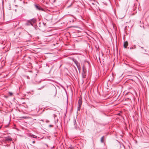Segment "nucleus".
<instances>
[{
  "instance_id": "dca6fc26",
  "label": "nucleus",
  "mask_w": 149,
  "mask_h": 149,
  "mask_svg": "<svg viewBox=\"0 0 149 149\" xmlns=\"http://www.w3.org/2000/svg\"><path fill=\"white\" fill-rule=\"evenodd\" d=\"M81 107H79V106H78L77 107V110L79 111L80 109V108Z\"/></svg>"
},
{
  "instance_id": "39448f33",
  "label": "nucleus",
  "mask_w": 149,
  "mask_h": 149,
  "mask_svg": "<svg viewBox=\"0 0 149 149\" xmlns=\"http://www.w3.org/2000/svg\"><path fill=\"white\" fill-rule=\"evenodd\" d=\"M82 103V101L81 99L79 98V100L78 106L79 107H81Z\"/></svg>"
},
{
  "instance_id": "9b49d317",
  "label": "nucleus",
  "mask_w": 149,
  "mask_h": 149,
  "mask_svg": "<svg viewBox=\"0 0 149 149\" xmlns=\"http://www.w3.org/2000/svg\"><path fill=\"white\" fill-rule=\"evenodd\" d=\"M85 72H82V76L83 78H85V77L86 75H85Z\"/></svg>"
},
{
  "instance_id": "20e7f679",
  "label": "nucleus",
  "mask_w": 149,
  "mask_h": 149,
  "mask_svg": "<svg viewBox=\"0 0 149 149\" xmlns=\"http://www.w3.org/2000/svg\"><path fill=\"white\" fill-rule=\"evenodd\" d=\"M5 140L6 141H12V139L10 136H8L5 138Z\"/></svg>"
},
{
  "instance_id": "a211bd4d",
  "label": "nucleus",
  "mask_w": 149,
  "mask_h": 149,
  "mask_svg": "<svg viewBox=\"0 0 149 149\" xmlns=\"http://www.w3.org/2000/svg\"><path fill=\"white\" fill-rule=\"evenodd\" d=\"M141 47L142 49H143V48H144V47Z\"/></svg>"
},
{
  "instance_id": "0eeeda50",
  "label": "nucleus",
  "mask_w": 149,
  "mask_h": 149,
  "mask_svg": "<svg viewBox=\"0 0 149 149\" xmlns=\"http://www.w3.org/2000/svg\"><path fill=\"white\" fill-rule=\"evenodd\" d=\"M73 61L76 64L77 66H78L79 65H80L79 63L76 60V59H74L73 60Z\"/></svg>"
},
{
  "instance_id": "ddd939ff",
  "label": "nucleus",
  "mask_w": 149,
  "mask_h": 149,
  "mask_svg": "<svg viewBox=\"0 0 149 149\" xmlns=\"http://www.w3.org/2000/svg\"><path fill=\"white\" fill-rule=\"evenodd\" d=\"M78 70L80 71L81 70V67H80V65H79L78 66H77Z\"/></svg>"
},
{
  "instance_id": "5701e85b",
  "label": "nucleus",
  "mask_w": 149,
  "mask_h": 149,
  "mask_svg": "<svg viewBox=\"0 0 149 149\" xmlns=\"http://www.w3.org/2000/svg\"><path fill=\"white\" fill-rule=\"evenodd\" d=\"M70 6H68V7H70Z\"/></svg>"
},
{
  "instance_id": "f03ea898",
  "label": "nucleus",
  "mask_w": 149,
  "mask_h": 149,
  "mask_svg": "<svg viewBox=\"0 0 149 149\" xmlns=\"http://www.w3.org/2000/svg\"><path fill=\"white\" fill-rule=\"evenodd\" d=\"M34 6L37 10H38L39 11L42 10V11L44 10V9L41 7L40 5H37L36 4H35Z\"/></svg>"
},
{
  "instance_id": "9d476101",
  "label": "nucleus",
  "mask_w": 149,
  "mask_h": 149,
  "mask_svg": "<svg viewBox=\"0 0 149 149\" xmlns=\"http://www.w3.org/2000/svg\"><path fill=\"white\" fill-rule=\"evenodd\" d=\"M83 72H85L86 73V68L84 65L82 67Z\"/></svg>"
},
{
  "instance_id": "6ab92c4d",
  "label": "nucleus",
  "mask_w": 149,
  "mask_h": 149,
  "mask_svg": "<svg viewBox=\"0 0 149 149\" xmlns=\"http://www.w3.org/2000/svg\"><path fill=\"white\" fill-rule=\"evenodd\" d=\"M49 126H50V127H52V125H49Z\"/></svg>"
},
{
  "instance_id": "4468645a",
  "label": "nucleus",
  "mask_w": 149,
  "mask_h": 149,
  "mask_svg": "<svg viewBox=\"0 0 149 149\" xmlns=\"http://www.w3.org/2000/svg\"><path fill=\"white\" fill-rule=\"evenodd\" d=\"M44 86H41V87H40V88H38V90H40L42 89L43 88H44Z\"/></svg>"
},
{
  "instance_id": "f3484780",
  "label": "nucleus",
  "mask_w": 149,
  "mask_h": 149,
  "mask_svg": "<svg viewBox=\"0 0 149 149\" xmlns=\"http://www.w3.org/2000/svg\"><path fill=\"white\" fill-rule=\"evenodd\" d=\"M32 143H35V141H33V142H32Z\"/></svg>"
},
{
  "instance_id": "6e6552de",
  "label": "nucleus",
  "mask_w": 149,
  "mask_h": 149,
  "mask_svg": "<svg viewBox=\"0 0 149 149\" xmlns=\"http://www.w3.org/2000/svg\"><path fill=\"white\" fill-rule=\"evenodd\" d=\"M128 45V42L127 41H125L124 43V47L125 48H126Z\"/></svg>"
},
{
  "instance_id": "f8f14e48",
  "label": "nucleus",
  "mask_w": 149,
  "mask_h": 149,
  "mask_svg": "<svg viewBox=\"0 0 149 149\" xmlns=\"http://www.w3.org/2000/svg\"><path fill=\"white\" fill-rule=\"evenodd\" d=\"M104 136H102L101 139V141L102 143H103L104 142Z\"/></svg>"
},
{
  "instance_id": "f257e3e1",
  "label": "nucleus",
  "mask_w": 149,
  "mask_h": 149,
  "mask_svg": "<svg viewBox=\"0 0 149 149\" xmlns=\"http://www.w3.org/2000/svg\"><path fill=\"white\" fill-rule=\"evenodd\" d=\"M36 22V19L34 18L29 20H28L26 21V23H25V25L26 26H29L31 25L33 26V24H35Z\"/></svg>"
},
{
  "instance_id": "423d86ee",
  "label": "nucleus",
  "mask_w": 149,
  "mask_h": 149,
  "mask_svg": "<svg viewBox=\"0 0 149 149\" xmlns=\"http://www.w3.org/2000/svg\"><path fill=\"white\" fill-rule=\"evenodd\" d=\"M29 136L31 137H33V138H37V136H35L32 134H29Z\"/></svg>"
},
{
  "instance_id": "412c9836",
  "label": "nucleus",
  "mask_w": 149,
  "mask_h": 149,
  "mask_svg": "<svg viewBox=\"0 0 149 149\" xmlns=\"http://www.w3.org/2000/svg\"><path fill=\"white\" fill-rule=\"evenodd\" d=\"M27 78L28 79L29 78V76H27Z\"/></svg>"
},
{
  "instance_id": "1a4fd4ad",
  "label": "nucleus",
  "mask_w": 149,
  "mask_h": 149,
  "mask_svg": "<svg viewBox=\"0 0 149 149\" xmlns=\"http://www.w3.org/2000/svg\"><path fill=\"white\" fill-rule=\"evenodd\" d=\"M136 46L135 45L133 46H132L131 47L130 49H135L136 48Z\"/></svg>"
},
{
  "instance_id": "2eb2a0df",
  "label": "nucleus",
  "mask_w": 149,
  "mask_h": 149,
  "mask_svg": "<svg viewBox=\"0 0 149 149\" xmlns=\"http://www.w3.org/2000/svg\"><path fill=\"white\" fill-rule=\"evenodd\" d=\"M8 93L11 96H12V95H13V93L11 92H9Z\"/></svg>"
},
{
  "instance_id": "aec40b11",
  "label": "nucleus",
  "mask_w": 149,
  "mask_h": 149,
  "mask_svg": "<svg viewBox=\"0 0 149 149\" xmlns=\"http://www.w3.org/2000/svg\"><path fill=\"white\" fill-rule=\"evenodd\" d=\"M70 149H74L72 148H71Z\"/></svg>"
},
{
  "instance_id": "4be33fe9",
  "label": "nucleus",
  "mask_w": 149,
  "mask_h": 149,
  "mask_svg": "<svg viewBox=\"0 0 149 149\" xmlns=\"http://www.w3.org/2000/svg\"><path fill=\"white\" fill-rule=\"evenodd\" d=\"M92 4H94V3H92Z\"/></svg>"
},
{
  "instance_id": "7ed1b4c3",
  "label": "nucleus",
  "mask_w": 149,
  "mask_h": 149,
  "mask_svg": "<svg viewBox=\"0 0 149 149\" xmlns=\"http://www.w3.org/2000/svg\"><path fill=\"white\" fill-rule=\"evenodd\" d=\"M73 123L74 125V126L75 128L76 129H77V128H78V127H77V123H76V119H75V118L73 120Z\"/></svg>"
}]
</instances>
